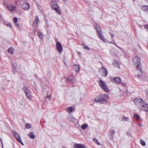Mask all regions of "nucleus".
I'll use <instances>...</instances> for the list:
<instances>
[{"mask_svg": "<svg viewBox=\"0 0 148 148\" xmlns=\"http://www.w3.org/2000/svg\"><path fill=\"white\" fill-rule=\"evenodd\" d=\"M134 102L139 109L148 112V104L145 103L141 98H135Z\"/></svg>", "mask_w": 148, "mask_h": 148, "instance_id": "obj_1", "label": "nucleus"}, {"mask_svg": "<svg viewBox=\"0 0 148 148\" xmlns=\"http://www.w3.org/2000/svg\"><path fill=\"white\" fill-rule=\"evenodd\" d=\"M132 61L135 65L137 66L138 69L140 67V60L139 57L137 56L135 57L132 59Z\"/></svg>", "mask_w": 148, "mask_h": 148, "instance_id": "obj_2", "label": "nucleus"}, {"mask_svg": "<svg viewBox=\"0 0 148 148\" xmlns=\"http://www.w3.org/2000/svg\"><path fill=\"white\" fill-rule=\"evenodd\" d=\"M98 83L100 86V87L103 89V90L106 92H108L109 91V89L107 87V86L105 84L104 82L102 80L99 81Z\"/></svg>", "mask_w": 148, "mask_h": 148, "instance_id": "obj_3", "label": "nucleus"}, {"mask_svg": "<svg viewBox=\"0 0 148 148\" xmlns=\"http://www.w3.org/2000/svg\"><path fill=\"white\" fill-rule=\"evenodd\" d=\"M56 47L58 51L61 53L63 50V47L61 43L59 42H57L56 43Z\"/></svg>", "mask_w": 148, "mask_h": 148, "instance_id": "obj_4", "label": "nucleus"}, {"mask_svg": "<svg viewBox=\"0 0 148 148\" xmlns=\"http://www.w3.org/2000/svg\"><path fill=\"white\" fill-rule=\"evenodd\" d=\"M99 71L102 76H106L108 74V71L106 68L103 67L100 69Z\"/></svg>", "mask_w": 148, "mask_h": 148, "instance_id": "obj_5", "label": "nucleus"}, {"mask_svg": "<svg viewBox=\"0 0 148 148\" xmlns=\"http://www.w3.org/2000/svg\"><path fill=\"white\" fill-rule=\"evenodd\" d=\"M53 5H52V8L54 9L55 10L58 14H60L61 11L59 8H58V6L56 3L54 2L53 3Z\"/></svg>", "mask_w": 148, "mask_h": 148, "instance_id": "obj_6", "label": "nucleus"}, {"mask_svg": "<svg viewBox=\"0 0 148 148\" xmlns=\"http://www.w3.org/2000/svg\"><path fill=\"white\" fill-rule=\"evenodd\" d=\"M42 90L44 94H46L47 95H48L49 91V87L47 86H43L42 87Z\"/></svg>", "mask_w": 148, "mask_h": 148, "instance_id": "obj_7", "label": "nucleus"}, {"mask_svg": "<svg viewBox=\"0 0 148 148\" xmlns=\"http://www.w3.org/2000/svg\"><path fill=\"white\" fill-rule=\"evenodd\" d=\"M74 148H87V147L84 145L81 144L75 143L73 145Z\"/></svg>", "mask_w": 148, "mask_h": 148, "instance_id": "obj_8", "label": "nucleus"}, {"mask_svg": "<svg viewBox=\"0 0 148 148\" xmlns=\"http://www.w3.org/2000/svg\"><path fill=\"white\" fill-rule=\"evenodd\" d=\"M100 96H98L97 97L95 98V101L97 103H102L104 101Z\"/></svg>", "mask_w": 148, "mask_h": 148, "instance_id": "obj_9", "label": "nucleus"}, {"mask_svg": "<svg viewBox=\"0 0 148 148\" xmlns=\"http://www.w3.org/2000/svg\"><path fill=\"white\" fill-rule=\"evenodd\" d=\"M68 120L71 122L74 123H76L77 122V120L75 118H74L72 115H70L68 117Z\"/></svg>", "mask_w": 148, "mask_h": 148, "instance_id": "obj_10", "label": "nucleus"}, {"mask_svg": "<svg viewBox=\"0 0 148 148\" xmlns=\"http://www.w3.org/2000/svg\"><path fill=\"white\" fill-rule=\"evenodd\" d=\"M39 21V18L38 16H36L34 21L33 25V26L37 27L38 25V23Z\"/></svg>", "mask_w": 148, "mask_h": 148, "instance_id": "obj_11", "label": "nucleus"}, {"mask_svg": "<svg viewBox=\"0 0 148 148\" xmlns=\"http://www.w3.org/2000/svg\"><path fill=\"white\" fill-rule=\"evenodd\" d=\"M22 7L25 10H29L30 8V5L28 3H24L23 4Z\"/></svg>", "mask_w": 148, "mask_h": 148, "instance_id": "obj_12", "label": "nucleus"}, {"mask_svg": "<svg viewBox=\"0 0 148 148\" xmlns=\"http://www.w3.org/2000/svg\"><path fill=\"white\" fill-rule=\"evenodd\" d=\"M7 8L10 11H15L16 10V7L11 5H8L7 6Z\"/></svg>", "mask_w": 148, "mask_h": 148, "instance_id": "obj_13", "label": "nucleus"}, {"mask_svg": "<svg viewBox=\"0 0 148 148\" xmlns=\"http://www.w3.org/2000/svg\"><path fill=\"white\" fill-rule=\"evenodd\" d=\"M138 69V74L136 76V77L139 79H141L142 77V72L141 70L140 67L139 69Z\"/></svg>", "mask_w": 148, "mask_h": 148, "instance_id": "obj_14", "label": "nucleus"}, {"mask_svg": "<svg viewBox=\"0 0 148 148\" xmlns=\"http://www.w3.org/2000/svg\"><path fill=\"white\" fill-rule=\"evenodd\" d=\"M13 135L14 136L17 140V139H21L20 136L16 131H13Z\"/></svg>", "mask_w": 148, "mask_h": 148, "instance_id": "obj_15", "label": "nucleus"}, {"mask_svg": "<svg viewBox=\"0 0 148 148\" xmlns=\"http://www.w3.org/2000/svg\"><path fill=\"white\" fill-rule=\"evenodd\" d=\"M100 97L105 101L108 98V95L107 94H102L100 95Z\"/></svg>", "mask_w": 148, "mask_h": 148, "instance_id": "obj_16", "label": "nucleus"}, {"mask_svg": "<svg viewBox=\"0 0 148 148\" xmlns=\"http://www.w3.org/2000/svg\"><path fill=\"white\" fill-rule=\"evenodd\" d=\"M25 94L26 96L28 99L30 101L32 100V96L31 94V92H28Z\"/></svg>", "mask_w": 148, "mask_h": 148, "instance_id": "obj_17", "label": "nucleus"}, {"mask_svg": "<svg viewBox=\"0 0 148 148\" xmlns=\"http://www.w3.org/2000/svg\"><path fill=\"white\" fill-rule=\"evenodd\" d=\"M109 133L110 134L111 136V138L113 139V135L114 134L115 132L114 130L110 129L109 131Z\"/></svg>", "mask_w": 148, "mask_h": 148, "instance_id": "obj_18", "label": "nucleus"}, {"mask_svg": "<svg viewBox=\"0 0 148 148\" xmlns=\"http://www.w3.org/2000/svg\"><path fill=\"white\" fill-rule=\"evenodd\" d=\"M73 69L75 71H79V67L77 64H75L73 66Z\"/></svg>", "mask_w": 148, "mask_h": 148, "instance_id": "obj_19", "label": "nucleus"}, {"mask_svg": "<svg viewBox=\"0 0 148 148\" xmlns=\"http://www.w3.org/2000/svg\"><path fill=\"white\" fill-rule=\"evenodd\" d=\"M23 90L25 92V94H26L28 92H31L30 90L27 86H25L23 88Z\"/></svg>", "mask_w": 148, "mask_h": 148, "instance_id": "obj_20", "label": "nucleus"}, {"mask_svg": "<svg viewBox=\"0 0 148 148\" xmlns=\"http://www.w3.org/2000/svg\"><path fill=\"white\" fill-rule=\"evenodd\" d=\"M141 9L146 12H148V6L144 5L141 7Z\"/></svg>", "mask_w": 148, "mask_h": 148, "instance_id": "obj_21", "label": "nucleus"}, {"mask_svg": "<svg viewBox=\"0 0 148 148\" xmlns=\"http://www.w3.org/2000/svg\"><path fill=\"white\" fill-rule=\"evenodd\" d=\"M66 110L68 112L70 113L73 110V108L72 107H69L66 108Z\"/></svg>", "mask_w": 148, "mask_h": 148, "instance_id": "obj_22", "label": "nucleus"}, {"mask_svg": "<svg viewBox=\"0 0 148 148\" xmlns=\"http://www.w3.org/2000/svg\"><path fill=\"white\" fill-rule=\"evenodd\" d=\"M114 80L117 84L121 83V80L120 78L118 77L114 78Z\"/></svg>", "mask_w": 148, "mask_h": 148, "instance_id": "obj_23", "label": "nucleus"}, {"mask_svg": "<svg viewBox=\"0 0 148 148\" xmlns=\"http://www.w3.org/2000/svg\"><path fill=\"white\" fill-rule=\"evenodd\" d=\"M68 79L72 84L75 83L76 81V79L73 78H70V77H68L67 79V80Z\"/></svg>", "mask_w": 148, "mask_h": 148, "instance_id": "obj_24", "label": "nucleus"}, {"mask_svg": "<svg viewBox=\"0 0 148 148\" xmlns=\"http://www.w3.org/2000/svg\"><path fill=\"white\" fill-rule=\"evenodd\" d=\"M8 51L9 53L11 54H13L14 53V50L13 48L10 47L8 49Z\"/></svg>", "mask_w": 148, "mask_h": 148, "instance_id": "obj_25", "label": "nucleus"}, {"mask_svg": "<svg viewBox=\"0 0 148 148\" xmlns=\"http://www.w3.org/2000/svg\"><path fill=\"white\" fill-rule=\"evenodd\" d=\"M96 28L97 31V33L98 35L99 33H101V29L99 26L97 25L96 26Z\"/></svg>", "mask_w": 148, "mask_h": 148, "instance_id": "obj_26", "label": "nucleus"}, {"mask_svg": "<svg viewBox=\"0 0 148 148\" xmlns=\"http://www.w3.org/2000/svg\"><path fill=\"white\" fill-rule=\"evenodd\" d=\"M98 36L103 41H105L106 40L104 36L102 35L101 33H99Z\"/></svg>", "mask_w": 148, "mask_h": 148, "instance_id": "obj_27", "label": "nucleus"}, {"mask_svg": "<svg viewBox=\"0 0 148 148\" xmlns=\"http://www.w3.org/2000/svg\"><path fill=\"white\" fill-rule=\"evenodd\" d=\"M133 117L136 119L137 121H140V116L137 114H134L133 115Z\"/></svg>", "mask_w": 148, "mask_h": 148, "instance_id": "obj_28", "label": "nucleus"}, {"mask_svg": "<svg viewBox=\"0 0 148 148\" xmlns=\"http://www.w3.org/2000/svg\"><path fill=\"white\" fill-rule=\"evenodd\" d=\"M112 64L116 67H119V65L118 62L115 60L113 61Z\"/></svg>", "mask_w": 148, "mask_h": 148, "instance_id": "obj_29", "label": "nucleus"}, {"mask_svg": "<svg viewBox=\"0 0 148 148\" xmlns=\"http://www.w3.org/2000/svg\"><path fill=\"white\" fill-rule=\"evenodd\" d=\"M29 136L31 138L34 139L35 138V135H34L32 132H30L28 134Z\"/></svg>", "mask_w": 148, "mask_h": 148, "instance_id": "obj_30", "label": "nucleus"}, {"mask_svg": "<svg viewBox=\"0 0 148 148\" xmlns=\"http://www.w3.org/2000/svg\"><path fill=\"white\" fill-rule=\"evenodd\" d=\"M51 94L49 95L48 94V95H47V96L45 97V100L46 101H50L51 99Z\"/></svg>", "mask_w": 148, "mask_h": 148, "instance_id": "obj_31", "label": "nucleus"}, {"mask_svg": "<svg viewBox=\"0 0 148 148\" xmlns=\"http://www.w3.org/2000/svg\"><path fill=\"white\" fill-rule=\"evenodd\" d=\"M121 121H129L128 118L123 117L121 119Z\"/></svg>", "mask_w": 148, "mask_h": 148, "instance_id": "obj_32", "label": "nucleus"}, {"mask_svg": "<svg viewBox=\"0 0 148 148\" xmlns=\"http://www.w3.org/2000/svg\"><path fill=\"white\" fill-rule=\"evenodd\" d=\"M88 127V125L87 124H84L82 126V129L83 130H84L86 129L87 127Z\"/></svg>", "mask_w": 148, "mask_h": 148, "instance_id": "obj_33", "label": "nucleus"}, {"mask_svg": "<svg viewBox=\"0 0 148 148\" xmlns=\"http://www.w3.org/2000/svg\"><path fill=\"white\" fill-rule=\"evenodd\" d=\"M93 141H94L95 143L97 145H100V143L97 140L96 138H94L92 140Z\"/></svg>", "mask_w": 148, "mask_h": 148, "instance_id": "obj_34", "label": "nucleus"}, {"mask_svg": "<svg viewBox=\"0 0 148 148\" xmlns=\"http://www.w3.org/2000/svg\"><path fill=\"white\" fill-rule=\"evenodd\" d=\"M140 143L143 146H145V145H146L145 143V141H143V140L141 139H140Z\"/></svg>", "mask_w": 148, "mask_h": 148, "instance_id": "obj_35", "label": "nucleus"}, {"mask_svg": "<svg viewBox=\"0 0 148 148\" xmlns=\"http://www.w3.org/2000/svg\"><path fill=\"white\" fill-rule=\"evenodd\" d=\"M32 125L30 124L27 123L25 125L26 128L27 129H29L31 128Z\"/></svg>", "mask_w": 148, "mask_h": 148, "instance_id": "obj_36", "label": "nucleus"}, {"mask_svg": "<svg viewBox=\"0 0 148 148\" xmlns=\"http://www.w3.org/2000/svg\"><path fill=\"white\" fill-rule=\"evenodd\" d=\"M82 46L85 49H88V50H89L90 49L88 47V46L86 45L85 44H83Z\"/></svg>", "mask_w": 148, "mask_h": 148, "instance_id": "obj_37", "label": "nucleus"}, {"mask_svg": "<svg viewBox=\"0 0 148 148\" xmlns=\"http://www.w3.org/2000/svg\"><path fill=\"white\" fill-rule=\"evenodd\" d=\"M17 141L20 143L21 144L23 145H24L23 143V142L22 141L21 138V139H17Z\"/></svg>", "mask_w": 148, "mask_h": 148, "instance_id": "obj_38", "label": "nucleus"}, {"mask_svg": "<svg viewBox=\"0 0 148 148\" xmlns=\"http://www.w3.org/2000/svg\"><path fill=\"white\" fill-rule=\"evenodd\" d=\"M38 36L40 38H43L44 37V35L41 33H40V34Z\"/></svg>", "mask_w": 148, "mask_h": 148, "instance_id": "obj_39", "label": "nucleus"}, {"mask_svg": "<svg viewBox=\"0 0 148 148\" xmlns=\"http://www.w3.org/2000/svg\"><path fill=\"white\" fill-rule=\"evenodd\" d=\"M15 25L16 27L18 28L19 29H20L21 28V26L19 24L17 23H15Z\"/></svg>", "mask_w": 148, "mask_h": 148, "instance_id": "obj_40", "label": "nucleus"}, {"mask_svg": "<svg viewBox=\"0 0 148 148\" xmlns=\"http://www.w3.org/2000/svg\"><path fill=\"white\" fill-rule=\"evenodd\" d=\"M13 21H14V22L16 23V22L17 21V18L16 17H14L13 18Z\"/></svg>", "mask_w": 148, "mask_h": 148, "instance_id": "obj_41", "label": "nucleus"}, {"mask_svg": "<svg viewBox=\"0 0 148 148\" xmlns=\"http://www.w3.org/2000/svg\"><path fill=\"white\" fill-rule=\"evenodd\" d=\"M45 23H46V25L47 27H49V24L48 22L47 21H45Z\"/></svg>", "mask_w": 148, "mask_h": 148, "instance_id": "obj_42", "label": "nucleus"}, {"mask_svg": "<svg viewBox=\"0 0 148 148\" xmlns=\"http://www.w3.org/2000/svg\"><path fill=\"white\" fill-rule=\"evenodd\" d=\"M145 27L146 29H147V30L148 32V25H145Z\"/></svg>", "mask_w": 148, "mask_h": 148, "instance_id": "obj_43", "label": "nucleus"}, {"mask_svg": "<svg viewBox=\"0 0 148 148\" xmlns=\"http://www.w3.org/2000/svg\"><path fill=\"white\" fill-rule=\"evenodd\" d=\"M110 35L111 36V37H112V38H113L114 37V34H112V33H111V32H110Z\"/></svg>", "mask_w": 148, "mask_h": 148, "instance_id": "obj_44", "label": "nucleus"}, {"mask_svg": "<svg viewBox=\"0 0 148 148\" xmlns=\"http://www.w3.org/2000/svg\"><path fill=\"white\" fill-rule=\"evenodd\" d=\"M73 74H71L70 76H69V77H70V78L71 79L72 78H73Z\"/></svg>", "mask_w": 148, "mask_h": 148, "instance_id": "obj_45", "label": "nucleus"}, {"mask_svg": "<svg viewBox=\"0 0 148 148\" xmlns=\"http://www.w3.org/2000/svg\"><path fill=\"white\" fill-rule=\"evenodd\" d=\"M121 84L123 86H124L125 85V83H123V82H121Z\"/></svg>", "mask_w": 148, "mask_h": 148, "instance_id": "obj_46", "label": "nucleus"}, {"mask_svg": "<svg viewBox=\"0 0 148 148\" xmlns=\"http://www.w3.org/2000/svg\"><path fill=\"white\" fill-rule=\"evenodd\" d=\"M138 125L140 127H141L142 126V125L140 123H138Z\"/></svg>", "mask_w": 148, "mask_h": 148, "instance_id": "obj_47", "label": "nucleus"}, {"mask_svg": "<svg viewBox=\"0 0 148 148\" xmlns=\"http://www.w3.org/2000/svg\"><path fill=\"white\" fill-rule=\"evenodd\" d=\"M118 48H119L121 50L122 49V48L119 47L118 46V47H117Z\"/></svg>", "mask_w": 148, "mask_h": 148, "instance_id": "obj_48", "label": "nucleus"}, {"mask_svg": "<svg viewBox=\"0 0 148 148\" xmlns=\"http://www.w3.org/2000/svg\"><path fill=\"white\" fill-rule=\"evenodd\" d=\"M145 2L148 3V0H144Z\"/></svg>", "mask_w": 148, "mask_h": 148, "instance_id": "obj_49", "label": "nucleus"}, {"mask_svg": "<svg viewBox=\"0 0 148 148\" xmlns=\"http://www.w3.org/2000/svg\"><path fill=\"white\" fill-rule=\"evenodd\" d=\"M0 141H1V142L2 143V145H3V143H2V140L0 138Z\"/></svg>", "mask_w": 148, "mask_h": 148, "instance_id": "obj_50", "label": "nucleus"}, {"mask_svg": "<svg viewBox=\"0 0 148 148\" xmlns=\"http://www.w3.org/2000/svg\"><path fill=\"white\" fill-rule=\"evenodd\" d=\"M77 53H78V54H79V55H80L81 54V53L80 52H77Z\"/></svg>", "mask_w": 148, "mask_h": 148, "instance_id": "obj_51", "label": "nucleus"}, {"mask_svg": "<svg viewBox=\"0 0 148 148\" xmlns=\"http://www.w3.org/2000/svg\"><path fill=\"white\" fill-rule=\"evenodd\" d=\"M62 148H66L64 146H62Z\"/></svg>", "mask_w": 148, "mask_h": 148, "instance_id": "obj_52", "label": "nucleus"}, {"mask_svg": "<svg viewBox=\"0 0 148 148\" xmlns=\"http://www.w3.org/2000/svg\"><path fill=\"white\" fill-rule=\"evenodd\" d=\"M111 43H112V44H114V45H115V43H114V42H111Z\"/></svg>", "mask_w": 148, "mask_h": 148, "instance_id": "obj_53", "label": "nucleus"}, {"mask_svg": "<svg viewBox=\"0 0 148 148\" xmlns=\"http://www.w3.org/2000/svg\"><path fill=\"white\" fill-rule=\"evenodd\" d=\"M114 45H116V47H118V46L116 45V44H115Z\"/></svg>", "mask_w": 148, "mask_h": 148, "instance_id": "obj_54", "label": "nucleus"}, {"mask_svg": "<svg viewBox=\"0 0 148 148\" xmlns=\"http://www.w3.org/2000/svg\"><path fill=\"white\" fill-rule=\"evenodd\" d=\"M10 25V27H11V25Z\"/></svg>", "mask_w": 148, "mask_h": 148, "instance_id": "obj_55", "label": "nucleus"}, {"mask_svg": "<svg viewBox=\"0 0 148 148\" xmlns=\"http://www.w3.org/2000/svg\"><path fill=\"white\" fill-rule=\"evenodd\" d=\"M0 17H1V18H2V16H0Z\"/></svg>", "mask_w": 148, "mask_h": 148, "instance_id": "obj_56", "label": "nucleus"}, {"mask_svg": "<svg viewBox=\"0 0 148 148\" xmlns=\"http://www.w3.org/2000/svg\"><path fill=\"white\" fill-rule=\"evenodd\" d=\"M52 1V0H51Z\"/></svg>", "mask_w": 148, "mask_h": 148, "instance_id": "obj_57", "label": "nucleus"}]
</instances>
